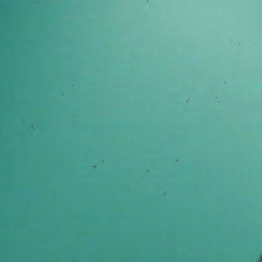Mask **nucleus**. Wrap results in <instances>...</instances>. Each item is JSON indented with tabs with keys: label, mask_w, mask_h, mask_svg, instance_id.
Listing matches in <instances>:
<instances>
[{
	"label": "nucleus",
	"mask_w": 262,
	"mask_h": 262,
	"mask_svg": "<svg viewBox=\"0 0 262 262\" xmlns=\"http://www.w3.org/2000/svg\"><path fill=\"white\" fill-rule=\"evenodd\" d=\"M200 165H117L116 164V169L119 168L121 166H145L147 167H154V166H172L173 167H178L180 166H200ZM202 166H209L210 165H202ZM218 166L219 165H216Z\"/></svg>",
	"instance_id": "nucleus-1"
},
{
	"label": "nucleus",
	"mask_w": 262,
	"mask_h": 262,
	"mask_svg": "<svg viewBox=\"0 0 262 262\" xmlns=\"http://www.w3.org/2000/svg\"><path fill=\"white\" fill-rule=\"evenodd\" d=\"M120 164L119 162L116 161L115 164ZM129 164H136V163H130ZM142 164H146L145 163H142ZM149 164H155V163H149Z\"/></svg>",
	"instance_id": "nucleus-2"
},
{
	"label": "nucleus",
	"mask_w": 262,
	"mask_h": 262,
	"mask_svg": "<svg viewBox=\"0 0 262 262\" xmlns=\"http://www.w3.org/2000/svg\"><path fill=\"white\" fill-rule=\"evenodd\" d=\"M178 164H180L181 163H179Z\"/></svg>",
	"instance_id": "nucleus-3"
}]
</instances>
